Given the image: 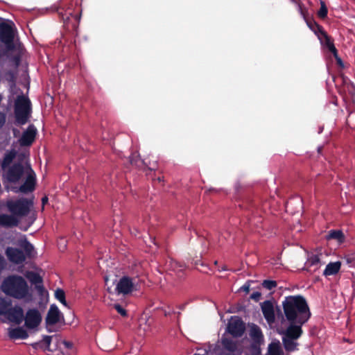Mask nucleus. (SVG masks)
<instances>
[{
  "label": "nucleus",
  "instance_id": "36",
  "mask_svg": "<svg viewBox=\"0 0 355 355\" xmlns=\"http://www.w3.org/2000/svg\"><path fill=\"white\" fill-rule=\"evenodd\" d=\"M302 200L300 198H294L293 200H291L289 202H287L286 208L288 210L289 209V207L292 205L293 204L297 202L300 205Z\"/></svg>",
  "mask_w": 355,
  "mask_h": 355
},
{
  "label": "nucleus",
  "instance_id": "4",
  "mask_svg": "<svg viewBox=\"0 0 355 355\" xmlns=\"http://www.w3.org/2000/svg\"><path fill=\"white\" fill-rule=\"evenodd\" d=\"M31 114V103L29 98L22 92L19 94L15 101V123L17 125L26 123Z\"/></svg>",
  "mask_w": 355,
  "mask_h": 355
},
{
  "label": "nucleus",
  "instance_id": "28",
  "mask_svg": "<svg viewBox=\"0 0 355 355\" xmlns=\"http://www.w3.org/2000/svg\"><path fill=\"white\" fill-rule=\"evenodd\" d=\"M167 267L171 270L175 271V272H180L183 271L185 268L184 264H182L175 260L171 259L167 262Z\"/></svg>",
  "mask_w": 355,
  "mask_h": 355
},
{
  "label": "nucleus",
  "instance_id": "33",
  "mask_svg": "<svg viewBox=\"0 0 355 355\" xmlns=\"http://www.w3.org/2000/svg\"><path fill=\"white\" fill-rule=\"evenodd\" d=\"M318 15L321 18H324L327 15V8L324 1L320 3V8L318 12Z\"/></svg>",
  "mask_w": 355,
  "mask_h": 355
},
{
  "label": "nucleus",
  "instance_id": "12",
  "mask_svg": "<svg viewBox=\"0 0 355 355\" xmlns=\"http://www.w3.org/2000/svg\"><path fill=\"white\" fill-rule=\"evenodd\" d=\"M136 283L128 277H123L118 282L115 291L118 294L126 295L131 293L135 288Z\"/></svg>",
  "mask_w": 355,
  "mask_h": 355
},
{
  "label": "nucleus",
  "instance_id": "22",
  "mask_svg": "<svg viewBox=\"0 0 355 355\" xmlns=\"http://www.w3.org/2000/svg\"><path fill=\"white\" fill-rule=\"evenodd\" d=\"M341 263L340 261L331 262L328 263L324 270V275L331 276L336 275L340 269Z\"/></svg>",
  "mask_w": 355,
  "mask_h": 355
},
{
  "label": "nucleus",
  "instance_id": "18",
  "mask_svg": "<svg viewBox=\"0 0 355 355\" xmlns=\"http://www.w3.org/2000/svg\"><path fill=\"white\" fill-rule=\"evenodd\" d=\"M19 222V218L13 214L12 215L8 214H0V226L5 227H12L17 226Z\"/></svg>",
  "mask_w": 355,
  "mask_h": 355
},
{
  "label": "nucleus",
  "instance_id": "44",
  "mask_svg": "<svg viewBox=\"0 0 355 355\" xmlns=\"http://www.w3.org/2000/svg\"><path fill=\"white\" fill-rule=\"evenodd\" d=\"M299 10L300 11L301 15L304 17V14L300 5H299Z\"/></svg>",
  "mask_w": 355,
  "mask_h": 355
},
{
  "label": "nucleus",
  "instance_id": "42",
  "mask_svg": "<svg viewBox=\"0 0 355 355\" xmlns=\"http://www.w3.org/2000/svg\"><path fill=\"white\" fill-rule=\"evenodd\" d=\"M63 344L67 348H71L72 347V343L69 341H64Z\"/></svg>",
  "mask_w": 355,
  "mask_h": 355
},
{
  "label": "nucleus",
  "instance_id": "32",
  "mask_svg": "<svg viewBox=\"0 0 355 355\" xmlns=\"http://www.w3.org/2000/svg\"><path fill=\"white\" fill-rule=\"evenodd\" d=\"M277 284L276 281L274 280H264L262 283V286L264 288L267 290H272L277 286Z\"/></svg>",
  "mask_w": 355,
  "mask_h": 355
},
{
  "label": "nucleus",
  "instance_id": "17",
  "mask_svg": "<svg viewBox=\"0 0 355 355\" xmlns=\"http://www.w3.org/2000/svg\"><path fill=\"white\" fill-rule=\"evenodd\" d=\"M322 264L321 255L311 254L308 256L307 260L304 264V269L312 272L318 269Z\"/></svg>",
  "mask_w": 355,
  "mask_h": 355
},
{
  "label": "nucleus",
  "instance_id": "6",
  "mask_svg": "<svg viewBox=\"0 0 355 355\" xmlns=\"http://www.w3.org/2000/svg\"><path fill=\"white\" fill-rule=\"evenodd\" d=\"M31 206L32 202L25 198L10 199L6 202L8 211L19 219L29 213Z\"/></svg>",
  "mask_w": 355,
  "mask_h": 355
},
{
  "label": "nucleus",
  "instance_id": "34",
  "mask_svg": "<svg viewBox=\"0 0 355 355\" xmlns=\"http://www.w3.org/2000/svg\"><path fill=\"white\" fill-rule=\"evenodd\" d=\"M307 25L315 33H316L317 31H320L321 33L320 27L314 21H306Z\"/></svg>",
  "mask_w": 355,
  "mask_h": 355
},
{
  "label": "nucleus",
  "instance_id": "38",
  "mask_svg": "<svg viewBox=\"0 0 355 355\" xmlns=\"http://www.w3.org/2000/svg\"><path fill=\"white\" fill-rule=\"evenodd\" d=\"M261 293L258 292V291H256V292H254L251 294V299L255 300V301H259L260 297H261Z\"/></svg>",
  "mask_w": 355,
  "mask_h": 355
},
{
  "label": "nucleus",
  "instance_id": "3",
  "mask_svg": "<svg viewBox=\"0 0 355 355\" xmlns=\"http://www.w3.org/2000/svg\"><path fill=\"white\" fill-rule=\"evenodd\" d=\"M1 290L6 295L17 300H24L27 302L33 300L28 283L19 275H12L6 277L1 285Z\"/></svg>",
  "mask_w": 355,
  "mask_h": 355
},
{
  "label": "nucleus",
  "instance_id": "14",
  "mask_svg": "<svg viewBox=\"0 0 355 355\" xmlns=\"http://www.w3.org/2000/svg\"><path fill=\"white\" fill-rule=\"evenodd\" d=\"M261 311L266 322L272 324L275 320V313L273 303L270 300L264 301L261 304Z\"/></svg>",
  "mask_w": 355,
  "mask_h": 355
},
{
  "label": "nucleus",
  "instance_id": "11",
  "mask_svg": "<svg viewBox=\"0 0 355 355\" xmlns=\"http://www.w3.org/2000/svg\"><path fill=\"white\" fill-rule=\"evenodd\" d=\"M62 318H63L62 314L60 311L58 306L55 304H51L48 311V313H47V315L46 317V320H45L46 328H47L48 331L49 332H51L52 330H51V327L53 325L59 322Z\"/></svg>",
  "mask_w": 355,
  "mask_h": 355
},
{
  "label": "nucleus",
  "instance_id": "41",
  "mask_svg": "<svg viewBox=\"0 0 355 355\" xmlns=\"http://www.w3.org/2000/svg\"><path fill=\"white\" fill-rule=\"evenodd\" d=\"M4 268V259L0 255V271Z\"/></svg>",
  "mask_w": 355,
  "mask_h": 355
},
{
  "label": "nucleus",
  "instance_id": "25",
  "mask_svg": "<svg viewBox=\"0 0 355 355\" xmlns=\"http://www.w3.org/2000/svg\"><path fill=\"white\" fill-rule=\"evenodd\" d=\"M16 154L17 152L15 149L6 152L1 164V168L3 170H6V168L10 164V163L15 159Z\"/></svg>",
  "mask_w": 355,
  "mask_h": 355
},
{
  "label": "nucleus",
  "instance_id": "40",
  "mask_svg": "<svg viewBox=\"0 0 355 355\" xmlns=\"http://www.w3.org/2000/svg\"><path fill=\"white\" fill-rule=\"evenodd\" d=\"M241 290L248 293L250 290V285L247 284H244L243 286L241 287Z\"/></svg>",
  "mask_w": 355,
  "mask_h": 355
},
{
  "label": "nucleus",
  "instance_id": "37",
  "mask_svg": "<svg viewBox=\"0 0 355 355\" xmlns=\"http://www.w3.org/2000/svg\"><path fill=\"white\" fill-rule=\"evenodd\" d=\"M6 114L0 112V128H1L6 123Z\"/></svg>",
  "mask_w": 355,
  "mask_h": 355
},
{
  "label": "nucleus",
  "instance_id": "35",
  "mask_svg": "<svg viewBox=\"0 0 355 355\" xmlns=\"http://www.w3.org/2000/svg\"><path fill=\"white\" fill-rule=\"evenodd\" d=\"M114 308L116 309V311L122 316H126L127 315V313H126V311L125 309L122 306H121L120 304H114Z\"/></svg>",
  "mask_w": 355,
  "mask_h": 355
},
{
  "label": "nucleus",
  "instance_id": "21",
  "mask_svg": "<svg viewBox=\"0 0 355 355\" xmlns=\"http://www.w3.org/2000/svg\"><path fill=\"white\" fill-rule=\"evenodd\" d=\"M268 355H284V351L279 340H273L268 345Z\"/></svg>",
  "mask_w": 355,
  "mask_h": 355
},
{
  "label": "nucleus",
  "instance_id": "45",
  "mask_svg": "<svg viewBox=\"0 0 355 355\" xmlns=\"http://www.w3.org/2000/svg\"><path fill=\"white\" fill-rule=\"evenodd\" d=\"M158 180H159V182H160V181H162V178H158Z\"/></svg>",
  "mask_w": 355,
  "mask_h": 355
},
{
  "label": "nucleus",
  "instance_id": "9",
  "mask_svg": "<svg viewBox=\"0 0 355 355\" xmlns=\"http://www.w3.org/2000/svg\"><path fill=\"white\" fill-rule=\"evenodd\" d=\"M25 326L29 329L37 328L41 323L42 317L37 309H29L24 315Z\"/></svg>",
  "mask_w": 355,
  "mask_h": 355
},
{
  "label": "nucleus",
  "instance_id": "39",
  "mask_svg": "<svg viewBox=\"0 0 355 355\" xmlns=\"http://www.w3.org/2000/svg\"><path fill=\"white\" fill-rule=\"evenodd\" d=\"M58 247L60 250H64L65 249L66 243H65V240L64 239H61L58 241Z\"/></svg>",
  "mask_w": 355,
  "mask_h": 355
},
{
  "label": "nucleus",
  "instance_id": "16",
  "mask_svg": "<svg viewBox=\"0 0 355 355\" xmlns=\"http://www.w3.org/2000/svg\"><path fill=\"white\" fill-rule=\"evenodd\" d=\"M6 317L9 321L19 324L24 320L23 309L17 306L15 307L10 306Z\"/></svg>",
  "mask_w": 355,
  "mask_h": 355
},
{
  "label": "nucleus",
  "instance_id": "27",
  "mask_svg": "<svg viewBox=\"0 0 355 355\" xmlns=\"http://www.w3.org/2000/svg\"><path fill=\"white\" fill-rule=\"evenodd\" d=\"M321 35L324 37V44L327 46V47L328 48V49L329 50V51H331L334 54V55L337 58L338 62H340V59L338 58L337 56V50L335 48L334 44L330 40V39L328 37V36L326 35V33L323 31H321Z\"/></svg>",
  "mask_w": 355,
  "mask_h": 355
},
{
  "label": "nucleus",
  "instance_id": "10",
  "mask_svg": "<svg viewBox=\"0 0 355 355\" xmlns=\"http://www.w3.org/2000/svg\"><path fill=\"white\" fill-rule=\"evenodd\" d=\"M226 331L234 337H240L245 331V324L239 317L232 316L228 322Z\"/></svg>",
  "mask_w": 355,
  "mask_h": 355
},
{
  "label": "nucleus",
  "instance_id": "19",
  "mask_svg": "<svg viewBox=\"0 0 355 355\" xmlns=\"http://www.w3.org/2000/svg\"><path fill=\"white\" fill-rule=\"evenodd\" d=\"M249 336L252 341L258 345L263 342V335L260 327L254 324L250 325Z\"/></svg>",
  "mask_w": 355,
  "mask_h": 355
},
{
  "label": "nucleus",
  "instance_id": "26",
  "mask_svg": "<svg viewBox=\"0 0 355 355\" xmlns=\"http://www.w3.org/2000/svg\"><path fill=\"white\" fill-rule=\"evenodd\" d=\"M3 78L10 83V92L14 94L15 90L16 89V85H15V79L16 76L15 73L12 71H8L5 73Z\"/></svg>",
  "mask_w": 355,
  "mask_h": 355
},
{
  "label": "nucleus",
  "instance_id": "23",
  "mask_svg": "<svg viewBox=\"0 0 355 355\" xmlns=\"http://www.w3.org/2000/svg\"><path fill=\"white\" fill-rule=\"evenodd\" d=\"M25 276L36 288H40L42 287V279L40 275L35 272L29 271L26 273Z\"/></svg>",
  "mask_w": 355,
  "mask_h": 355
},
{
  "label": "nucleus",
  "instance_id": "5",
  "mask_svg": "<svg viewBox=\"0 0 355 355\" xmlns=\"http://www.w3.org/2000/svg\"><path fill=\"white\" fill-rule=\"evenodd\" d=\"M302 329L300 327H287L283 333L282 343L287 352H293L297 349V340L302 336Z\"/></svg>",
  "mask_w": 355,
  "mask_h": 355
},
{
  "label": "nucleus",
  "instance_id": "30",
  "mask_svg": "<svg viewBox=\"0 0 355 355\" xmlns=\"http://www.w3.org/2000/svg\"><path fill=\"white\" fill-rule=\"evenodd\" d=\"M10 306H11V304L10 302H7L4 299H1L0 300V315L6 316V315L7 314Z\"/></svg>",
  "mask_w": 355,
  "mask_h": 355
},
{
  "label": "nucleus",
  "instance_id": "46",
  "mask_svg": "<svg viewBox=\"0 0 355 355\" xmlns=\"http://www.w3.org/2000/svg\"><path fill=\"white\" fill-rule=\"evenodd\" d=\"M319 38H320V40H321V42H322V37H319Z\"/></svg>",
  "mask_w": 355,
  "mask_h": 355
},
{
  "label": "nucleus",
  "instance_id": "43",
  "mask_svg": "<svg viewBox=\"0 0 355 355\" xmlns=\"http://www.w3.org/2000/svg\"><path fill=\"white\" fill-rule=\"evenodd\" d=\"M44 340H45V342H46L48 345H49V344H50V343H51V337H50V336H46V337L44 338Z\"/></svg>",
  "mask_w": 355,
  "mask_h": 355
},
{
  "label": "nucleus",
  "instance_id": "1",
  "mask_svg": "<svg viewBox=\"0 0 355 355\" xmlns=\"http://www.w3.org/2000/svg\"><path fill=\"white\" fill-rule=\"evenodd\" d=\"M288 327H300L305 324L311 317L308 304L302 295H289L282 302Z\"/></svg>",
  "mask_w": 355,
  "mask_h": 355
},
{
  "label": "nucleus",
  "instance_id": "2",
  "mask_svg": "<svg viewBox=\"0 0 355 355\" xmlns=\"http://www.w3.org/2000/svg\"><path fill=\"white\" fill-rule=\"evenodd\" d=\"M3 177L10 183L24 182L19 188L13 189L15 193H26L35 188V173L28 164H15L6 171Z\"/></svg>",
  "mask_w": 355,
  "mask_h": 355
},
{
  "label": "nucleus",
  "instance_id": "8",
  "mask_svg": "<svg viewBox=\"0 0 355 355\" xmlns=\"http://www.w3.org/2000/svg\"><path fill=\"white\" fill-rule=\"evenodd\" d=\"M14 24L1 23L0 24V40L8 48L12 47L14 40Z\"/></svg>",
  "mask_w": 355,
  "mask_h": 355
},
{
  "label": "nucleus",
  "instance_id": "24",
  "mask_svg": "<svg viewBox=\"0 0 355 355\" xmlns=\"http://www.w3.org/2000/svg\"><path fill=\"white\" fill-rule=\"evenodd\" d=\"M326 239L327 240H336L339 244H340L344 242L345 236L341 230H334L329 232L328 234L326 236Z\"/></svg>",
  "mask_w": 355,
  "mask_h": 355
},
{
  "label": "nucleus",
  "instance_id": "20",
  "mask_svg": "<svg viewBox=\"0 0 355 355\" xmlns=\"http://www.w3.org/2000/svg\"><path fill=\"white\" fill-rule=\"evenodd\" d=\"M8 333L12 339H26L28 336L27 331L22 327L9 328Z\"/></svg>",
  "mask_w": 355,
  "mask_h": 355
},
{
  "label": "nucleus",
  "instance_id": "13",
  "mask_svg": "<svg viewBox=\"0 0 355 355\" xmlns=\"http://www.w3.org/2000/svg\"><path fill=\"white\" fill-rule=\"evenodd\" d=\"M37 133V128L33 125H29L26 130H24L19 139V144L21 146H31L36 137Z\"/></svg>",
  "mask_w": 355,
  "mask_h": 355
},
{
  "label": "nucleus",
  "instance_id": "15",
  "mask_svg": "<svg viewBox=\"0 0 355 355\" xmlns=\"http://www.w3.org/2000/svg\"><path fill=\"white\" fill-rule=\"evenodd\" d=\"M6 254L9 261L16 264L22 263L26 260V256L23 251L17 248L8 247L6 250Z\"/></svg>",
  "mask_w": 355,
  "mask_h": 355
},
{
  "label": "nucleus",
  "instance_id": "7",
  "mask_svg": "<svg viewBox=\"0 0 355 355\" xmlns=\"http://www.w3.org/2000/svg\"><path fill=\"white\" fill-rule=\"evenodd\" d=\"M215 350L217 355H236L237 344L232 338L223 336Z\"/></svg>",
  "mask_w": 355,
  "mask_h": 355
},
{
  "label": "nucleus",
  "instance_id": "31",
  "mask_svg": "<svg viewBox=\"0 0 355 355\" xmlns=\"http://www.w3.org/2000/svg\"><path fill=\"white\" fill-rule=\"evenodd\" d=\"M21 246L25 250L27 255L30 256L32 254L34 248L31 243L26 240H24V241L21 244Z\"/></svg>",
  "mask_w": 355,
  "mask_h": 355
},
{
  "label": "nucleus",
  "instance_id": "29",
  "mask_svg": "<svg viewBox=\"0 0 355 355\" xmlns=\"http://www.w3.org/2000/svg\"><path fill=\"white\" fill-rule=\"evenodd\" d=\"M55 297L64 306L68 307V304L65 300V293L63 290L60 288L56 289L55 291Z\"/></svg>",
  "mask_w": 355,
  "mask_h": 355
}]
</instances>
